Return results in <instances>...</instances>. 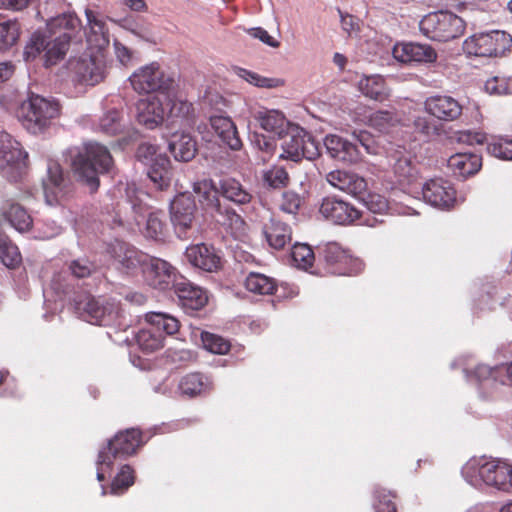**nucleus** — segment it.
<instances>
[{
  "label": "nucleus",
  "instance_id": "56",
  "mask_svg": "<svg viewBox=\"0 0 512 512\" xmlns=\"http://www.w3.org/2000/svg\"><path fill=\"white\" fill-rule=\"evenodd\" d=\"M169 104H171L169 109L171 118L189 120L192 117L194 111L192 103L181 99H170Z\"/></svg>",
  "mask_w": 512,
  "mask_h": 512
},
{
  "label": "nucleus",
  "instance_id": "42",
  "mask_svg": "<svg viewBox=\"0 0 512 512\" xmlns=\"http://www.w3.org/2000/svg\"><path fill=\"white\" fill-rule=\"evenodd\" d=\"M244 286L249 292L258 295H272L277 289L274 278L258 272H250L244 281Z\"/></svg>",
  "mask_w": 512,
  "mask_h": 512
},
{
  "label": "nucleus",
  "instance_id": "58",
  "mask_svg": "<svg viewBox=\"0 0 512 512\" xmlns=\"http://www.w3.org/2000/svg\"><path fill=\"white\" fill-rule=\"evenodd\" d=\"M488 152L503 160H512V140L500 139L498 142L489 143Z\"/></svg>",
  "mask_w": 512,
  "mask_h": 512
},
{
  "label": "nucleus",
  "instance_id": "30",
  "mask_svg": "<svg viewBox=\"0 0 512 512\" xmlns=\"http://www.w3.org/2000/svg\"><path fill=\"white\" fill-rule=\"evenodd\" d=\"M193 190L199 196L200 203L207 211L211 212L213 217L227 206L221 204L219 185L216 186L211 179H204L194 183Z\"/></svg>",
  "mask_w": 512,
  "mask_h": 512
},
{
  "label": "nucleus",
  "instance_id": "63",
  "mask_svg": "<svg viewBox=\"0 0 512 512\" xmlns=\"http://www.w3.org/2000/svg\"><path fill=\"white\" fill-rule=\"evenodd\" d=\"M357 142L365 149L368 154L375 153V141L372 135L367 131L353 132Z\"/></svg>",
  "mask_w": 512,
  "mask_h": 512
},
{
  "label": "nucleus",
  "instance_id": "34",
  "mask_svg": "<svg viewBox=\"0 0 512 512\" xmlns=\"http://www.w3.org/2000/svg\"><path fill=\"white\" fill-rule=\"evenodd\" d=\"M481 165V157L473 153H457L448 159V167L454 175L463 178L477 173Z\"/></svg>",
  "mask_w": 512,
  "mask_h": 512
},
{
  "label": "nucleus",
  "instance_id": "6",
  "mask_svg": "<svg viewBox=\"0 0 512 512\" xmlns=\"http://www.w3.org/2000/svg\"><path fill=\"white\" fill-rule=\"evenodd\" d=\"M70 42L71 36L67 32L48 40L44 33L36 31L25 46L24 58L26 61L33 60L44 52L45 67L54 66L64 59Z\"/></svg>",
  "mask_w": 512,
  "mask_h": 512
},
{
  "label": "nucleus",
  "instance_id": "19",
  "mask_svg": "<svg viewBox=\"0 0 512 512\" xmlns=\"http://www.w3.org/2000/svg\"><path fill=\"white\" fill-rule=\"evenodd\" d=\"M114 252L118 268L122 272L131 276L143 275L146 265L149 264L150 255L124 243L119 244Z\"/></svg>",
  "mask_w": 512,
  "mask_h": 512
},
{
  "label": "nucleus",
  "instance_id": "2",
  "mask_svg": "<svg viewBox=\"0 0 512 512\" xmlns=\"http://www.w3.org/2000/svg\"><path fill=\"white\" fill-rule=\"evenodd\" d=\"M112 165L113 158L109 150L99 143L85 144L83 150L72 160L74 174L91 192H96L99 188V174L108 172Z\"/></svg>",
  "mask_w": 512,
  "mask_h": 512
},
{
  "label": "nucleus",
  "instance_id": "37",
  "mask_svg": "<svg viewBox=\"0 0 512 512\" xmlns=\"http://www.w3.org/2000/svg\"><path fill=\"white\" fill-rule=\"evenodd\" d=\"M254 119L267 132L281 136L287 126L284 114L278 110L261 109L254 113Z\"/></svg>",
  "mask_w": 512,
  "mask_h": 512
},
{
  "label": "nucleus",
  "instance_id": "16",
  "mask_svg": "<svg viewBox=\"0 0 512 512\" xmlns=\"http://www.w3.org/2000/svg\"><path fill=\"white\" fill-rule=\"evenodd\" d=\"M424 111L441 121L453 122L463 113V106L450 95L435 94L427 97L423 103Z\"/></svg>",
  "mask_w": 512,
  "mask_h": 512
},
{
  "label": "nucleus",
  "instance_id": "1",
  "mask_svg": "<svg viewBox=\"0 0 512 512\" xmlns=\"http://www.w3.org/2000/svg\"><path fill=\"white\" fill-rule=\"evenodd\" d=\"M148 438L139 428L118 431L98 452L96 467L97 480L103 482L110 475L117 460L134 456L145 445Z\"/></svg>",
  "mask_w": 512,
  "mask_h": 512
},
{
  "label": "nucleus",
  "instance_id": "14",
  "mask_svg": "<svg viewBox=\"0 0 512 512\" xmlns=\"http://www.w3.org/2000/svg\"><path fill=\"white\" fill-rule=\"evenodd\" d=\"M319 212L325 219L338 225L353 224L361 217L356 207L336 196L323 198Z\"/></svg>",
  "mask_w": 512,
  "mask_h": 512
},
{
  "label": "nucleus",
  "instance_id": "54",
  "mask_svg": "<svg viewBox=\"0 0 512 512\" xmlns=\"http://www.w3.org/2000/svg\"><path fill=\"white\" fill-rule=\"evenodd\" d=\"M485 90L490 94H512V78L506 76H494L485 82Z\"/></svg>",
  "mask_w": 512,
  "mask_h": 512
},
{
  "label": "nucleus",
  "instance_id": "43",
  "mask_svg": "<svg viewBox=\"0 0 512 512\" xmlns=\"http://www.w3.org/2000/svg\"><path fill=\"white\" fill-rule=\"evenodd\" d=\"M80 19L75 13H63L52 18L47 23V29L50 33V37L53 35L57 36L64 32H67L72 37V33L80 27Z\"/></svg>",
  "mask_w": 512,
  "mask_h": 512
},
{
  "label": "nucleus",
  "instance_id": "50",
  "mask_svg": "<svg viewBox=\"0 0 512 512\" xmlns=\"http://www.w3.org/2000/svg\"><path fill=\"white\" fill-rule=\"evenodd\" d=\"M20 35V25L17 21L0 22V50L13 46Z\"/></svg>",
  "mask_w": 512,
  "mask_h": 512
},
{
  "label": "nucleus",
  "instance_id": "8",
  "mask_svg": "<svg viewBox=\"0 0 512 512\" xmlns=\"http://www.w3.org/2000/svg\"><path fill=\"white\" fill-rule=\"evenodd\" d=\"M132 89L139 95L159 92L168 94L174 87V78L154 61L136 69L128 78Z\"/></svg>",
  "mask_w": 512,
  "mask_h": 512
},
{
  "label": "nucleus",
  "instance_id": "33",
  "mask_svg": "<svg viewBox=\"0 0 512 512\" xmlns=\"http://www.w3.org/2000/svg\"><path fill=\"white\" fill-rule=\"evenodd\" d=\"M86 17L90 27L87 34V43L91 49L100 52L108 47L110 43L108 29L105 22L98 19L93 11L87 9Z\"/></svg>",
  "mask_w": 512,
  "mask_h": 512
},
{
  "label": "nucleus",
  "instance_id": "45",
  "mask_svg": "<svg viewBox=\"0 0 512 512\" xmlns=\"http://www.w3.org/2000/svg\"><path fill=\"white\" fill-rule=\"evenodd\" d=\"M366 118L367 125L382 133L388 132L398 123L396 113L390 110L374 111L371 112Z\"/></svg>",
  "mask_w": 512,
  "mask_h": 512
},
{
  "label": "nucleus",
  "instance_id": "22",
  "mask_svg": "<svg viewBox=\"0 0 512 512\" xmlns=\"http://www.w3.org/2000/svg\"><path fill=\"white\" fill-rule=\"evenodd\" d=\"M326 179L333 187L356 198H362L367 190V182L363 177L347 171H331L327 174Z\"/></svg>",
  "mask_w": 512,
  "mask_h": 512
},
{
  "label": "nucleus",
  "instance_id": "15",
  "mask_svg": "<svg viewBox=\"0 0 512 512\" xmlns=\"http://www.w3.org/2000/svg\"><path fill=\"white\" fill-rule=\"evenodd\" d=\"M482 481L504 492L512 491V466L505 461L493 459L485 461L478 467Z\"/></svg>",
  "mask_w": 512,
  "mask_h": 512
},
{
  "label": "nucleus",
  "instance_id": "51",
  "mask_svg": "<svg viewBox=\"0 0 512 512\" xmlns=\"http://www.w3.org/2000/svg\"><path fill=\"white\" fill-rule=\"evenodd\" d=\"M375 509L377 512H397L396 494L385 488L378 487L374 491Z\"/></svg>",
  "mask_w": 512,
  "mask_h": 512
},
{
  "label": "nucleus",
  "instance_id": "31",
  "mask_svg": "<svg viewBox=\"0 0 512 512\" xmlns=\"http://www.w3.org/2000/svg\"><path fill=\"white\" fill-rule=\"evenodd\" d=\"M180 392L190 398L206 396L213 390L211 379L200 372L183 376L179 382Z\"/></svg>",
  "mask_w": 512,
  "mask_h": 512
},
{
  "label": "nucleus",
  "instance_id": "52",
  "mask_svg": "<svg viewBox=\"0 0 512 512\" xmlns=\"http://www.w3.org/2000/svg\"><path fill=\"white\" fill-rule=\"evenodd\" d=\"M263 181L269 187L278 189L286 187L289 184L290 177L285 168L273 166L264 172Z\"/></svg>",
  "mask_w": 512,
  "mask_h": 512
},
{
  "label": "nucleus",
  "instance_id": "53",
  "mask_svg": "<svg viewBox=\"0 0 512 512\" xmlns=\"http://www.w3.org/2000/svg\"><path fill=\"white\" fill-rule=\"evenodd\" d=\"M201 338L204 347L214 354H226L231 348L230 342L222 336L209 332H203Z\"/></svg>",
  "mask_w": 512,
  "mask_h": 512
},
{
  "label": "nucleus",
  "instance_id": "24",
  "mask_svg": "<svg viewBox=\"0 0 512 512\" xmlns=\"http://www.w3.org/2000/svg\"><path fill=\"white\" fill-rule=\"evenodd\" d=\"M327 153L334 159L346 162L357 163L361 159V152L358 146L347 141L341 136L329 134L324 139Z\"/></svg>",
  "mask_w": 512,
  "mask_h": 512
},
{
  "label": "nucleus",
  "instance_id": "23",
  "mask_svg": "<svg viewBox=\"0 0 512 512\" xmlns=\"http://www.w3.org/2000/svg\"><path fill=\"white\" fill-rule=\"evenodd\" d=\"M166 110L157 96L141 99L137 103V120L148 129H154L164 121Z\"/></svg>",
  "mask_w": 512,
  "mask_h": 512
},
{
  "label": "nucleus",
  "instance_id": "28",
  "mask_svg": "<svg viewBox=\"0 0 512 512\" xmlns=\"http://www.w3.org/2000/svg\"><path fill=\"white\" fill-rule=\"evenodd\" d=\"M263 234L269 247L283 250L292 241L291 226L277 218H271L263 226Z\"/></svg>",
  "mask_w": 512,
  "mask_h": 512
},
{
  "label": "nucleus",
  "instance_id": "44",
  "mask_svg": "<svg viewBox=\"0 0 512 512\" xmlns=\"http://www.w3.org/2000/svg\"><path fill=\"white\" fill-rule=\"evenodd\" d=\"M143 234L155 241H164L168 235V227L163 212H151L146 220Z\"/></svg>",
  "mask_w": 512,
  "mask_h": 512
},
{
  "label": "nucleus",
  "instance_id": "5",
  "mask_svg": "<svg viewBox=\"0 0 512 512\" xmlns=\"http://www.w3.org/2000/svg\"><path fill=\"white\" fill-rule=\"evenodd\" d=\"M419 29L424 36L439 42H447L461 37L466 29L465 21L448 11H437L425 15Z\"/></svg>",
  "mask_w": 512,
  "mask_h": 512
},
{
  "label": "nucleus",
  "instance_id": "46",
  "mask_svg": "<svg viewBox=\"0 0 512 512\" xmlns=\"http://www.w3.org/2000/svg\"><path fill=\"white\" fill-rule=\"evenodd\" d=\"M397 182L400 185H409L417 178L418 171L412 161L407 157L397 159L393 166Z\"/></svg>",
  "mask_w": 512,
  "mask_h": 512
},
{
  "label": "nucleus",
  "instance_id": "40",
  "mask_svg": "<svg viewBox=\"0 0 512 512\" xmlns=\"http://www.w3.org/2000/svg\"><path fill=\"white\" fill-rule=\"evenodd\" d=\"M2 214L11 226L20 232L29 230L32 225L31 216L21 205L14 203L12 200L5 202L2 207Z\"/></svg>",
  "mask_w": 512,
  "mask_h": 512
},
{
  "label": "nucleus",
  "instance_id": "9",
  "mask_svg": "<svg viewBox=\"0 0 512 512\" xmlns=\"http://www.w3.org/2000/svg\"><path fill=\"white\" fill-rule=\"evenodd\" d=\"M75 310L83 320L91 324L108 326L118 320L121 309L114 300L101 301L84 294L75 299Z\"/></svg>",
  "mask_w": 512,
  "mask_h": 512
},
{
  "label": "nucleus",
  "instance_id": "25",
  "mask_svg": "<svg viewBox=\"0 0 512 512\" xmlns=\"http://www.w3.org/2000/svg\"><path fill=\"white\" fill-rule=\"evenodd\" d=\"M282 139L280 154L281 159H287L294 162L300 161L302 158L312 159L314 153H310L308 144L314 146L310 140L306 141L305 136L300 133H285L279 136Z\"/></svg>",
  "mask_w": 512,
  "mask_h": 512
},
{
  "label": "nucleus",
  "instance_id": "11",
  "mask_svg": "<svg viewBox=\"0 0 512 512\" xmlns=\"http://www.w3.org/2000/svg\"><path fill=\"white\" fill-rule=\"evenodd\" d=\"M196 210L195 200L190 195L180 194L171 202V222L179 238H188L193 228Z\"/></svg>",
  "mask_w": 512,
  "mask_h": 512
},
{
  "label": "nucleus",
  "instance_id": "20",
  "mask_svg": "<svg viewBox=\"0 0 512 512\" xmlns=\"http://www.w3.org/2000/svg\"><path fill=\"white\" fill-rule=\"evenodd\" d=\"M185 255L194 267L206 272H217L222 267L221 256L211 245H192L186 249Z\"/></svg>",
  "mask_w": 512,
  "mask_h": 512
},
{
  "label": "nucleus",
  "instance_id": "29",
  "mask_svg": "<svg viewBox=\"0 0 512 512\" xmlns=\"http://www.w3.org/2000/svg\"><path fill=\"white\" fill-rule=\"evenodd\" d=\"M210 124L223 144L234 151H238L242 148L243 144L237 127L230 117L222 115L211 116Z\"/></svg>",
  "mask_w": 512,
  "mask_h": 512
},
{
  "label": "nucleus",
  "instance_id": "18",
  "mask_svg": "<svg viewBox=\"0 0 512 512\" xmlns=\"http://www.w3.org/2000/svg\"><path fill=\"white\" fill-rule=\"evenodd\" d=\"M149 264L143 273L144 281L151 287L159 290L174 288L175 268L167 261L150 256Z\"/></svg>",
  "mask_w": 512,
  "mask_h": 512
},
{
  "label": "nucleus",
  "instance_id": "59",
  "mask_svg": "<svg viewBox=\"0 0 512 512\" xmlns=\"http://www.w3.org/2000/svg\"><path fill=\"white\" fill-rule=\"evenodd\" d=\"M249 83L265 88H273L279 86V80L274 78H266L258 75L257 73L242 69L241 74Z\"/></svg>",
  "mask_w": 512,
  "mask_h": 512
},
{
  "label": "nucleus",
  "instance_id": "17",
  "mask_svg": "<svg viewBox=\"0 0 512 512\" xmlns=\"http://www.w3.org/2000/svg\"><path fill=\"white\" fill-rule=\"evenodd\" d=\"M43 190L49 205L60 203L71 192V183L64 176L58 163L53 162L48 165L47 178L43 181Z\"/></svg>",
  "mask_w": 512,
  "mask_h": 512
},
{
  "label": "nucleus",
  "instance_id": "49",
  "mask_svg": "<svg viewBox=\"0 0 512 512\" xmlns=\"http://www.w3.org/2000/svg\"><path fill=\"white\" fill-rule=\"evenodd\" d=\"M291 258L294 264L302 269L312 267L315 261V255L312 248L308 244L295 243L291 250Z\"/></svg>",
  "mask_w": 512,
  "mask_h": 512
},
{
  "label": "nucleus",
  "instance_id": "38",
  "mask_svg": "<svg viewBox=\"0 0 512 512\" xmlns=\"http://www.w3.org/2000/svg\"><path fill=\"white\" fill-rule=\"evenodd\" d=\"M171 162L166 155L157 156L150 164L148 177L159 190L167 189L171 183Z\"/></svg>",
  "mask_w": 512,
  "mask_h": 512
},
{
  "label": "nucleus",
  "instance_id": "27",
  "mask_svg": "<svg viewBox=\"0 0 512 512\" xmlns=\"http://www.w3.org/2000/svg\"><path fill=\"white\" fill-rule=\"evenodd\" d=\"M174 291L186 309L200 310L208 302L206 291L186 279L177 281L174 284Z\"/></svg>",
  "mask_w": 512,
  "mask_h": 512
},
{
  "label": "nucleus",
  "instance_id": "3",
  "mask_svg": "<svg viewBox=\"0 0 512 512\" xmlns=\"http://www.w3.org/2000/svg\"><path fill=\"white\" fill-rule=\"evenodd\" d=\"M61 107L55 100L31 94L17 109V118L32 134L46 132L60 116Z\"/></svg>",
  "mask_w": 512,
  "mask_h": 512
},
{
  "label": "nucleus",
  "instance_id": "61",
  "mask_svg": "<svg viewBox=\"0 0 512 512\" xmlns=\"http://www.w3.org/2000/svg\"><path fill=\"white\" fill-rule=\"evenodd\" d=\"M253 142L259 150L266 153L268 156H271L276 149V141L272 137H267L262 134H255Z\"/></svg>",
  "mask_w": 512,
  "mask_h": 512
},
{
  "label": "nucleus",
  "instance_id": "55",
  "mask_svg": "<svg viewBox=\"0 0 512 512\" xmlns=\"http://www.w3.org/2000/svg\"><path fill=\"white\" fill-rule=\"evenodd\" d=\"M121 127V113L117 110L108 111L99 122V129L107 135L118 134Z\"/></svg>",
  "mask_w": 512,
  "mask_h": 512
},
{
  "label": "nucleus",
  "instance_id": "32",
  "mask_svg": "<svg viewBox=\"0 0 512 512\" xmlns=\"http://www.w3.org/2000/svg\"><path fill=\"white\" fill-rule=\"evenodd\" d=\"M28 154L9 133H0V162L9 166L25 164Z\"/></svg>",
  "mask_w": 512,
  "mask_h": 512
},
{
  "label": "nucleus",
  "instance_id": "35",
  "mask_svg": "<svg viewBox=\"0 0 512 512\" xmlns=\"http://www.w3.org/2000/svg\"><path fill=\"white\" fill-rule=\"evenodd\" d=\"M219 191L223 198L238 206L247 205L253 199L252 193L235 178L220 180Z\"/></svg>",
  "mask_w": 512,
  "mask_h": 512
},
{
  "label": "nucleus",
  "instance_id": "47",
  "mask_svg": "<svg viewBox=\"0 0 512 512\" xmlns=\"http://www.w3.org/2000/svg\"><path fill=\"white\" fill-rule=\"evenodd\" d=\"M414 131L426 139L440 136L443 132L442 125L428 116H417L413 120Z\"/></svg>",
  "mask_w": 512,
  "mask_h": 512
},
{
  "label": "nucleus",
  "instance_id": "62",
  "mask_svg": "<svg viewBox=\"0 0 512 512\" xmlns=\"http://www.w3.org/2000/svg\"><path fill=\"white\" fill-rule=\"evenodd\" d=\"M157 151V146L150 143H142L137 149V158L141 161H150L152 163L160 155Z\"/></svg>",
  "mask_w": 512,
  "mask_h": 512
},
{
  "label": "nucleus",
  "instance_id": "41",
  "mask_svg": "<svg viewBox=\"0 0 512 512\" xmlns=\"http://www.w3.org/2000/svg\"><path fill=\"white\" fill-rule=\"evenodd\" d=\"M358 88L364 96L375 101L382 102L389 97L385 80L379 75L363 77L358 83Z\"/></svg>",
  "mask_w": 512,
  "mask_h": 512
},
{
  "label": "nucleus",
  "instance_id": "36",
  "mask_svg": "<svg viewBox=\"0 0 512 512\" xmlns=\"http://www.w3.org/2000/svg\"><path fill=\"white\" fill-rule=\"evenodd\" d=\"M169 151L177 161L188 162L196 155V141L189 134L174 133L169 142Z\"/></svg>",
  "mask_w": 512,
  "mask_h": 512
},
{
  "label": "nucleus",
  "instance_id": "57",
  "mask_svg": "<svg viewBox=\"0 0 512 512\" xmlns=\"http://www.w3.org/2000/svg\"><path fill=\"white\" fill-rule=\"evenodd\" d=\"M302 199L294 191H285L282 193L279 208L288 214H296L301 207Z\"/></svg>",
  "mask_w": 512,
  "mask_h": 512
},
{
  "label": "nucleus",
  "instance_id": "26",
  "mask_svg": "<svg viewBox=\"0 0 512 512\" xmlns=\"http://www.w3.org/2000/svg\"><path fill=\"white\" fill-rule=\"evenodd\" d=\"M214 218L235 240L245 242L248 239L249 226L232 207L227 205Z\"/></svg>",
  "mask_w": 512,
  "mask_h": 512
},
{
  "label": "nucleus",
  "instance_id": "13",
  "mask_svg": "<svg viewBox=\"0 0 512 512\" xmlns=\"http://www.w3.org/2000/svg\"><path fill=\"white\" fill-rule=\"evenodd\" d=\"M74 80L80 84L94 86L105 78L106 67L99 55L83 56L69 63Z\"/></svg>",
  "mask_w": 512,
  "mask_h": 512
},
{
  "label": "nucleus",
  "instance_id": "7",
  "mask_svg": "<svg viewBox=\"0 0 512 512\" xmlns=\"http://www.w3.org/2000/svg\"><path fill=\"white\" fill-rule=\"evenodd\" d=\"M512 48V36L501 30L475 33L463 42V50L469 56L502 57Z\"/></svg>",
  "mask_w": 512,
  "mask_h": 512
},
{
  "label": "nucleus",
  "instance_id": "4",
  "mask_svg": "<svg viewBox=\"0 0 512 512\" xmlns=\"http://www.w3.org/2000/svg\"><path fill=\"white\" fill-rule=\"evenodd\" d=\"M146 321L149 327L140 329L135 339L140 349L146 353H152L161 349L164 345L165 336L173 335L179 331V321L165 313L150 312L146 314Z\"/></svg>",
  "mask_w": 512,
  "mask_h": 512
},
{
  "label": "nucleus",
  "instance_id": "39",
  "mask_svg": "<svg viewBox=\"0 0 512 512\" xmlns=\"http://www.w3.org/2000/svg\"><path fill=\"white\" fill-rule=\"evenodd\" d=\"M135 483V471L132 466L124 464L120 467L119 471L112 479V482L107 488L102 485L101 494L103 496L110 494L114 496H121L125 494L128 489Z\"/></svg>",
  "mask_w": 512,
  "mask_h": 512
},
{
  "label": "nucleus",
  "instance_id": "60",
  "mask_svg": "<svg viewBox=\"0 0 512 512\" xmlns=\"http://www.w3.org/2000/svg\"><path fill=\"white\" fill-rule=\"evenodd\" d=\"M69 269L75 277L86 278L96 270V266L87 259H78L71 262Z\"/></svg>",
  "mask_w": 512,
  "mask_h": 512
},
{
  "label": "nucleus",
  "instance_id": "21",
  "mask_svg": "<svg viewBox=\"0 0 512 512\" xmlns=\"http://www.w3.org/2000/svg\"><path fill=\"white\" fill-rule=\"evenodd\" d=\"M392 54L401 63L434 62L437 59V53L431 46L418 43L396 44Z\"/></svg>",
  "mask_w": 512,
  "mask_h": 512
},
{
  "label": "nucleus",
  "instance_id": "10",
  "mask_svg": "<svg viewBox=\"0 0 512 512\" xmlns=\"http://www.w3.org/2000/svg\"><path fill=\"white\" fill-rule=\"evenodd\" d=\"M320 262L326 273L336 276H355L363 268V262L352 257L336 242L325 244L319 251Z\"/></svg>",
  "mask_w": 512,
  "mask_h": 512
},
{
  "label": "nucleus",
  "instance_id": "48",
  "mask_svg": "<svg viewBox=\"0 0 512 512\" xmlns=\"http://www.w3.org/2000/svg\"><path fill=\"white\" fill-rule=\"evenodd\" d=\"M18 247L6 236H0V260L8 268H15L21 263Z\"/></svg>",
  "mask_w": 512,
  "mask_h": 512
},
{
  "label": "nucleus",
  "instance_id": "64",
  "mask_svg": "<svg viewBox=\"0 0 512 512\" xmlns=\"http://www.w3.org/2000/svg\"><path fill=\"white\" fill-rule=\"evenodd\" d=\"M248 33L270 47L277 48L280 46L279 41L275 40L265 29L261 27L251 28Z\"/></svg>",
  "mask_w": 512,
  "mask_h": 512
},
{
  "label": "nucleus",
  "instance_id": "12",
  "mask_svg": "<svg viewBox=\"0 0 512 512\" xmlns=\"http://www.w3.org/2000/svg\"><path fill=\"white\" fill-rule=\"evenodd\" d=\"M422 195L425 202L442 210H450L457 201V192L453 184L443 178L426 181L422 187Z\"/></svg>",
  "mask_w": 512,
  "mask_h": 512
}]
</instances>
